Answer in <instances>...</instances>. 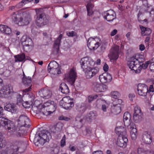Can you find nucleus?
I'll return each mask as SVG.
<instances>
[{
  "label": "nucleus",
  "instance_id": "cd10ccee",
  "mask_svg": "<svg viewBox=\"0 0 154 154\" xmlns=\"http://www.w3.org/2000/svg\"><path fill=\"white\" fill-rule=\"evenodd\" d=\"M128 128H130V134L132 139L135 140L137 138V131L135 125L132 123V125Z\"/></svg>",
  "mask_w": 154,
  "mask_h": 154
},
{
  "label": "nucleus",
  "instance_id": "4d7b16f0",
  "mask_svg": "<svg viewBox=\"0 0 154 154\" xmlns=\"http://www.w3.org/2000/svg\"><path fill=\"white\" fill-rule=\"evenodd\" d=\"M149 68L150 70L153 72H154V63H151Z\"/></svg>",
  "mask_w": 154,
  "mask_h": 154
},
{
  "label": "nucleus",
  "instance_id": "1a4fd4ad",
  "mask_svg": "<svg viewBox=\"0 0 154 154\" xmlns=\"http://www.w3.org/2000/svg\"><path fill=\"white\" fill-rule=\"evenodd\" d=\"M99 69L97 67H91V66L86 69L83 72L85 76L86 79H90L98 73Z\"/></svg>",
  "mask_w": 154,
  "mask_h": 154
},
{
  "label": "nucleus",
  "instance_id": "39448f33",
  "mask_svg": "<svg viewBox=\"0 0 154 154\" xmlns=\"http://www.w3.org/2000/svg\"><path fill=\"white\" fill-rule=\"evenodd\" d=\"M21 41L23 45L24 51L28 52L33 46L32 39L28 36L23 35L21 39Z\"/></svg>",
  "mask_w": 154,
  "mask_h": 154
},
{
  "label": "nucleus",
  "instance_id": "052dcab7",
  "mask_svg": "<svg viewBox=\"0 0 154 154\" xmlns=\"http://www.w3.org/2000/svg\"><path fill=\"white\" fill-rule=\"evenodd\" d=\"M103 69L105 72H107L109 69V66L106 64H105L103 66Z\"/></svg>",
  "mask_w": 154,
  "mask_h": 154
},
{
  "label": "nucleus",
  "instance_id": "423d86ee",
  "mask_svg": "<svg viewBox=\"0 0 154 154\" xmlns=\"http://www.w3.org/2000/svg\"><path fill=\"white\" fill-rule=\"evenodd\" d=\"M80 62L83 71L91 66H94L95 64V62L93 59L88 57H85L82 58Z\"/></svg>",
  "mask_w": 154,
  "mask_h": 154
},
{
  "label": "nucleus",
  "instance_id": "6ab92c4d",
  "mask_svg": "<svg viewBox=\"0 0 154 154\" xmlns=\"http://www.w3.org/2000/svg\"><path fill=\"white\" fill-rule=\"evenodd\" d=\"M99 79L101 83H105L111 82L112 78L110 74L104 72L99 75Z\"/></svg>",
  "mask_w": 154,
  "mask_h": 154
},
{
  "label": "nucleus",
  "instance_id": "79ce46f5",
  "mask_svg": "<svg viewBox=\"0 0 154 154\" xmlns=\"http://www.w3.org/2000/svg\"><path fill=\"white\" fill-rule=\"evenodd\" d=\"M63 124L61 122H59L57 123L54 127L55 133H58L61 131Z\"/></svg>",
  "mask_w": 154,
  "mask_h": 154
},
{
  "label": "nucleus",
  "instance_id": "338daca9",
  "mask_svg": "<svg viewBox=\"0 0 154 154\" xmlns=\"http://www.w3.org/2000/svg\"><path fill=\"white\" fill-rule=\"evenodd\" d=\"M130 35L131 32H128L126 35V36L128 40H130Z\"/></svg>",
  "mask_w": 154,
  "mask_h": 154
},
{
  "label": "nucleus",
  "instance_id": "ddd939ff",
  "mask_svg": "<svg viewBox=\"0 0 154 154\" xmlns=\"http://www.w3.org/2000/svg\"><path fill=\"white\" fill-rule=\"evenodd\" d=\"M13 92L12 88L6 85L3 86L0 91V96L2 97L7 98L10 97Z\"/></svg>",
  "mask_w": 154,
  "mask_h": 154
},
{
  "label": "nucleus",
  "instance_id": "412c9836",
  "mask_svg": "<svg viewBox=\"0 0 154 154\" xmlns=\"http://www.w3.org/2000/svg\"><path fill=\"white\" fill-rule=\"evenodd\" d=\"M38 93L41 97L45 99L49 98L52 94L51 92L46 88L41 89Z\"/></svg>",
  "mask_w": 154,
  "mask_h": 154
},
{
  "label": "nucleus",
  "instance_id": "c9c22d12",
  "mask_svg": "<svg viewBox=\"0 0 154 154\" xmlns=\"http://www.w3.org/2000/svg\"><path fill=\"white\" fill-rule=\"evenodd\" d=\"M48 71L50 73L54 75L60 74H61V72L60 66L58 67L50 69H49V71Z\"/></svg>",
  "mask_w": 154,
  "mask_h": 154
},
{
  "label": "nucleus",
  "instance_id": "e433bc0d",
  "mask_svg": "<svg viewBox=\"0 0 154 154\" xmlns=\"http://www.w3.org/2000/svg\"><path fill=\"white\" fill-rule=\"evenodd\" d=\"M14 57L16 62L22 61L25 60L26 58L25 55L24 53L15 55Z\"/></svg>",
  "mask_w": 154,
  "mask_h": 154
},
{
  "label": "nucleus",
  "instance_id": "a878e982",
  "mask_svg": "<svg viewBox=\"0 0 154 154\" xmlns=\"http://www.w3.org/2000/svg\"><path fill=\"white\" fill-rule=\"evenodd\" d=\"M97 114L95 112L91 111L86 116L85 119L89 123H91L95 120L97 117Z\"/></svg>",
  "mask_w": 154,
  "mask_h": 154
},
{
  "label": "nucleus",
  "instance_id": "7c9ffc66",
  "mask_svg": "<svg viewBox=\"0 0 154 154\" xmlns=\"http://www.w3.org/2000/svg\"><path fill=\"white\" fill-rule=\"evenodd\" d=\"M51 102H54V101L49 100L44 103L43 105H39V107L40 109L41 112L43 114L44 111H45L46 110H48L49 106L51 105Z\"/></svg>",
  "mask_w": 154,
  "mask_h": 154
},
{
  "label": "nucleus",
  "instance_id": "bb28decb",
  "mask_svg": "<svg viewBox=\"0 0 154 154\" xmlns=\"http://www.w3.org/2000/svg\"><path fill=\"white\" fill-rule=\"evenodd\" d=\"M121 111V107L120 103L116 104H113L112 106L111 112L112 113L117 115L119 114Z\"/></svg>",
  "mask_w": 154,
  "mask_h": 154
},
{
  "label": "nucleus",
  "instance_id": "72a5a7b5",
  "mask_svg": "<svg viewBox=\"0 0 154 154\" xmlns=\"http://www.w3.org/2000/svg\"><path fill=\"white\" fill-rule=\"evenodd\" d=\"M5 109L6 110L13 113L16 112L17 111L16 107L11 104H7L5 106Z\"/></svg>",
  "mask_w": 154,
  "mask_h": 154
},
{
  "label": "nucleus",
  "instance_id": "2eb2a0df",
  "mask_svg": "<svg viewBox=\"0 0 154 154\" xmlns=\"http://www.w3.org/2000/svg\"><path fill=\"white\" fill-rule=\"evenodd\" d=\"M76 77V73L72 69L70 70L69 73L65 75V79L72 85L74 84Z\"/></svg>",
  "mask_w": 154,
  "mask_h": 154
},
{
  "label": "nucleus",
  "instance_id": "bf43d9fd",
  "mask_svg": "<svg viewBox=\"0 0 154 154\" xmlns=\"http://www.w3.org/2000/svg\"><path fill=\"white\" fill-rule=\"evenodd\" d=\"M154 91V88H153V85H150L147 92H153Z\"/></svg>",
  "mask_w": 154,
  "mask_h": 154
},
{
  "label": "nucleus",
  "instance_id": "3c124183",
  "mask_svg": "<svg viewBox=\"0 0 154 154\" xmlns=\"http://www.w3.org/2000/svg\"><path fill=\"white\" fill-rule=\"evenodd\" d=\"M66 35L69 37H74L75 36L77 35V33L75 31H72L67 32Z\"/></svg>",
  "mask_w": 154,
  "mask_h": 154
},
{
  "label": "nucleus",
  "instance_id": "4468645a",
  "mask_svg": "<svg viewBox=\"0 0 154 154\" xmlns=\"http://www.w3.org/2000/svg\"><path fill=\"white\" fill-rule=\"evenodd\" d=\"M8 131V135H11L14 134L16 131L18 129L20 130V128L17 126V127L13 123V122L11 121H8V123L7 125L5 127Z\"/></svg>",
  "mask_w": 154,
  "mask_h": 154
},
{
  "label": "nucleus",
  "instance_id": "c756f323",
  "mask_svg": "<svg viewBox=\"0 0 154 154\" xmlns=\"http://www.w3.org/2000/svg\"><path fill=\"white\" fill-rule=\"evenodd\" d=\"M139 27L141 31L142 35H148L151 33V30L149 28L144 27L141 25H139Z\"/></svg>",
  "mask_w": 154,
  "mask_h": 154
},
{
  "label": "nucleus",
  "instance_id": "de8ad7c7",
  "mask_svg": "<svg viewBox=\"0 0 154 154\" xmlns=\"http://www.w3.org/2000/svg\"><path fill=\"white\" fill-rule=\"evenodd\" d=\"M98 97L97 94L89 95L88 97V99L89 102L90 103L94 100L97 99Z\"/></svg>",
  "mask_w": 154,
  "mask_h": 154
},
{
  "label": "nucleus",
  "instance_id": "09e8293b",
  "mask_svg": "<svg viewBox=\"0 0 154 154\" xmlns=\"http://www.w3.org/2000/svg\"><path fill=\"white\" fill-rule=\"evenodd\" d=\"M134 114H143L140 107L139 106H136L135 107Z\"/></svg>",
  "mask_w": 154,
  "mask_h": 154
},
{
  "label": "nucleus",
  "instance_id": "774afa93",
  "mask_svg": "<svg viewBox=\"0 0 154 154\" xmlns=\"http://www.w3.org/2000/svg\"><path fill=\"white\" fill-rule=\"evenodd\" d=\"M102 109L104 112L106 111V107L105 105H103L102 106Z\"/></svg>",
  "mask_w": 154,
  "mask_h": 154
},
{
  "label": "nucleus",
  "instance_id": "c03bdc74",
  "mask_svg": "<svg viewBox=\"0 0 154 154\" xmlns=\"http://www.w3.org/2000/svg\"><path fill=\"white\" fill-rule=\"evenodd\" d=\"M142 115L141 114H134L133 119L134 122L137 123L142 118Z\"/></svg>",
  "mask_w": 154,
  "mask_h": 154
},
{
  "label": "nucleus",
  "instance_id": "13d9d810",
  "mask_svg": "<svg viewBox=\"0 0 154 154\" xmlns=\"http://www.w3.org/2000/svg\"><path fill=\"white\" fill-rule=\"evenodd\" d=\"M94 7L93 5L91 3H88L86 6L87 9L89 8V9H92Z\"/></svg>",
  "mask_w": 154,
  "mask_h": 154
},
{
  "label": "nucleus",
  "instance_id": "f8f14e48",
  "mask_svg": "<svg viewBox=\"0 0 154 154\" xmlns=\"http://www.w3.org/2000/svg\"><path fill=\"white\" fill-rule=\"evenodd\" d=\"M123 136L121 135L118 136L116 142V145L120 147H125L127 145L128 140L127 137V135L125 134V132L124 133Z\"/></svg>",
  "mask_w": 154,
  "mask_h": 154
},
{
  "label": "nucleus",
  "instance_id": "9d476101",
  "mask_svg": "<svg viewBox=\"0 0 154 154\" xmlns=\"http://www.w3.org/2000/svg\"><path fill=\"white\" fill-rule=\"evenodd\" d=\"M18 127L22 128L23 127H29L30 126V121L26 116L21 115L19 117L17 120Z\"/></svg>",
  "mask_w": 154,
  "mask_h": 154
},
{
  "label": "nucleus",
  "instance_id": "5701e85b",
  "mask_svg": "<svg viewBox=\"0 0 154 154\" xmlns=\"http://www.w3.org/2000/svg\"><path fill=\"white\" fill-rule=\"evenodd\" d=\"M57 107V104L56 103L54 102H51V105L49 106L48 110H46L44 111L43 114L46 116L51 114L53 113L56 110Z\"/></svg>",
  "mask_w": 154,
  "mask_h": 154
},
{
  "label": "nucleus",
  "instance_id": "49530a36",
  "mask_svg": "<svg viewBox=\"0 0 154 154\" xmlns=\"http://www.w3.org/2000/svg\"><path fill=\"white\" fill-rule=\"evenodd\" d=\"M137 152L138 154H148L149 153V151L140 148L137 149Z\"/></svg>",
  "mask_w": 154,
  "mask_h": 154
},
{
  "label": "nucleus",
  "instance_id": "5fc2aeb1",
  "mask_svg": "<svg viewBox=\"0 0 154 154\" xmlns=\"http://www.w3.org/2000/svg\"><path fill=\"white\" fill-rule=\"evenodd\" d=\"M28 3V2L27 0H22L19 3V4L23 6Z\"/></svg>",
  "mask_w": 154,
  "mask_h": 154
},
{
  "label": "nucleus",
  "instance_id": "393cba45",
  "mask_svg": "<svg viewBox=\"0 0 154 154\" xmlns=\"http://www.w3.org/2000/svg\"><path fill=\"white\" fill-rule=\"evenodd\" d=\"M142 140L143 142L147 144L150 143L152 139L150 134L147 131L143 132L142 136Z\"/></svg>",
  "mask_w": 154,
  "mask_h": 154
},
{
  "label": "nucleus",
  "instance_id": "69168bd1",
  "mask_svg": "<svg viewBox=\"0 0 154 154\" xmlns=\"http://www.w3.org/2000/svg\"><path fill=\"white\" fill-rule=\"evenodd\" d=\"M117 32V30L115 29L111 32L110 35L111 36H113L116 34Z\"/></svg>",
  "mask_w": 154,
  "mask_h": 154
},
{
  "label": "nucleus",
  "instance_id": "7ed1b4c3",
  "mask_svg": "<svg viewBox=\"0 0 154 154\" xmlns=\"http://www.w3.org/2000/svg\"><path fill=\"white\" fill-rule=\"evenodd\" d=\"M25 147L24 142L21 140L14 141L13 144L7 147L5 150L0 151V154H17L25 151Z\"/></svg>",
  "mask_w": 154,
  "mask_h": 154
},
{
  "label": "nucleus",
  "instance_id": "0e129e2a",
  "mask_svg": "<svg viewBox=\"0 0 154 154\" xmlns=\"http://www.w3.org/2000/svg\"><path fill=\"white\" fill-rule=\"evenodd\" d=\"M92 154H103V152L101 150H97L93 152Z\"/></svg>",
  "mask_w": 154,
  "mask_h": 154
},
{
  "label": "nucleus",
  "instance_id": "a19ab883",
  "mask_svg": "<svg viewBox=\"0 0 154 154\" xmlns=\"http://www.w3.org/2000/svg\"><path fill=\"white\" fill-rule=\"evenodd\" d=\"M6 144V142L2 135L0 133V149L4 147Z\"/></svg>",
  "mask_w": 154,
  "mask_h": 154
},
{
  "label": "nucleus",
  "instance_id": "e2e57ef3",
  "mask_svg": "<svg viewBox=\"0 0 154 154\" xmlns=\"http://www.w3.org/2000/svg\"><path fill=\"white\" fill-rule=\"evenodd\" d=\"M145 49V47L144 45L143 44H141L139 45V49L141 51H143Z\"/></svg>",
  "mask_w": 154,
  "mask_h": 154
},
{
  "label": "nucleus",
  "instance_id": "473e14b6",
  "mask_svg": "<svg viewBox=\"0 0 154 154\" xmlns=\"http://www.w3.org/2000/svg\"><path fill=\"white\" fill-rule=\"evenodd\" d=\"M124 132H125V134L127 135L125 128L122 126H120L116 127L115 129V132L116 134H118L119 136L121 135L123 136Z\"/></svg>",
  "mask_w": 154,
  "mask_h": 154
},
{
  "label": "nucleus",
  "instance_id": "a18cd8bd",
  "mask_svg": "<svg viewBox=\"0 0 154 154\" xmlns=\"http://www.w3.org/2000/svg\"><path fill=\"white\" fill-rule=\"evenodd\" d=\"M20 128V130L17 129L15 132L16 133V135L17 137H22L23 136V134L24 131L22 129V128L19 127Z\"/></svg>",
  "mask_w": 154,
  "mask_h": 154
},
{
  "label": "nucleus",
  "instance_id": "20e7f679",
  "mask_svg": "<svg viewBox=\"0 0 154 154\" xmlns=\"http://www.w3.org/2000/svg\"><path fill=\"white\" fill-rule=\"evenodd\" d=\"M36 18V22L37 25L39 27L42 26L47 24L49 22L48 16L44 13L41 8L35 9Z\"/></svg>",
  "mask_w": 154,
  "mask_h": 154
},
{
  "label": "nucleus",
  "instance_id": "864d4df0",
  "mask_svg": "<svg viewBox=\"0 0 154 154\" xmlns=\"http://www.w3.org/2000/svg\"><path fill=\"white\" fill-rule=\"evenodd\" d=\"M31 86H30L28 88H26L24 90L23 94H28V92L31 90Z\"/></svg>",
  "mask_w": 154,
  "mask_h": 154
},
{
  "label": "nucleus",
  "instance_id": "9b49d317",
  "mask_svg": "<svg viewBox=\"0 0 154 154\" xmlns=\"http://www.w3.org/2000/svg\"><path fill=\"white\" fill-rule=\"evenodd\" d=\"M119 46L115 45L113 47L110 51V54H109L110 60H116L119 57Z\"/></svg>",
  "mask_w": 154,
  "mask_h": 154
},
{
  "label": "nucleus",
  "instance_id": "4c0bfd02",
  "mask_svg": "<svg viewBox=\"0 0 154 154\" xmlns=\"http://www.w3.org/2000/svg\"><path fill=\"white\" fill-rule=\"evenodd\" d=\"M23 100L22 96L20 94H18L17 96V104L19 106L22 105L24 107H26V105L23 103Z\"/></svg>",
  "mask_w": 154,
  "mask_h": 154
},
{
  "label": "nucleus",
  "instance_id": "f257e3e1",
  "mask_svg": "<svg viewBox=\"0 0 154 154\" xmlns=\"http://www.w3.org/2000/svg\"><path fill=\"white\" fill-rule=\"evenodd\" d=\"M11 18L15 24L20 26L27 25L31 20L28 13L20 11L13 12Z\"/></svg>",
  "mask_w": 154,
  "mask_h": 154
},
{
  "label": "nucleus",
  "instance_id": "a211bd4d",
  "mask_svg": "<svg viewBox=\"0 0 154 154\" xmlns=\"http://www.w3.org/2000/svg\"><path fill=\"white\" fill-rule=\"evenodd\" d=\"M137 90L138 94L139 95L145 97L147 95L148 88L144 84H139L137 86Z\"/></svg>",
  "mask_w": 154,
  "mask_h": 154
},
{
  "label": "nucleus",
  "instance_id": "58836bf2",
  "mask_svg": "<svg viewBox=\"0 0 154 154\" xmlns=\"http://www.w3.org/2000/svg\"><path fill=\"white\" fill-rule=\"evenodd\" d=\"M58 64L55 61L53 60L51 61L48 64V70L52 68H54L56 67H59Z\"/></svg>",
  "mask_w": 154,
  "mask_h": 154
},
{
  "label": "nucleus",
  "instance_id": "f3484780",
  "mask_svg": "<svg viewBox=\"0 0 154 154\" xmlns=\"http://www.w3.org/2000/svg\"><path fill=\"white\" fill-rule=\"evenodd\" d=\"M104 18L108 21H111L116 18V14L115 12L112 10H108L104 12L103 14Z\"/></svg>",
  "mask_w": 154,
  "mask_h": 154
},
{
  "label": "nucleus",
  "instance_id": "2f4dec72",
  "mask_svg": "<svg viewBox=\"0 0 154 154\" xmlns=\"http://www.w3.org/2000/svg\"><path fill=\"white\" fill-rule=\"evenodd\" d=\"M59 90L61 91L62 93L64 94H67L69 91V89L65 83H62L60 85Z\"/></svg>",
  "mask_w": 154,
  "mask_h": 154
},
{
  "label": "nucleus",
  "instance_id": "6e6552de",
  "mask_svg": "<svg viewBox=\"0 0 154 154\" xmlns=\"http://www.w3.org/2000/svg\"><path fill=\"white\" fill-rule=\"evenodd\" d=\"M60 105L66 109H70L73 106L74 103L69 97H65L60 101Z\"/></svg>",
  "mask_w": 154,
  "mask_h": 154
},
{
  "label": "nucleus",
  "instance_id": "c85d7f7f",
  "mask_svg": "<svg viewBox=\"0 0 154 154\" xmlns=\"http://www.w3.org/2000/svg\"><path fill=\"white\" fill-rule=\"evenodd\" d=\"M0 31L2 33L7 35H10L12 32L11 29L9 27L4 25H0Z\"/></svg>",
  "mask_w": 154,
  "mask_h": 154
},
{
  "label": "nucleus",
  "instance_id": "6e6d98bb",
  "mask_svg": "<svg viewBox=\"0 0 154 154\" xmlns=\"http://www.w3.org/2000/svg\"><path fill=\"white\" fill-rule=\"evenodd\" d=\"M87 11L88 12V16H91L93 13V11H92V9H89L88 8L87 9Z\"/></svg>",
  "mask_w": 154,
  "mask_h": 154
},
{
  "label": "nucleus",
  "instance_id": "f704fd0d",
  "mask_svg": "<svg viewBox=\"0 0 154 154\" xmlns=\"http://www.w3.org/2000/svg\"><path fill=\"white\" fill-rule=\"evenodd\" d=\"M23 83L25 86H32L31 83L32 82V79L30 77H28L27 78L25 77V75H23V77L22 79Z\"/></svg>",
  "mask_w": 154,
  "mask_h": 154
},
{
  "label": "nucleus",
  "instance_id": "b1692460",
  "mask_svg": "<svg viewBox=\"0 0 154 154\" xmlns=\"http://www.w3.org/2000/svg\"><path fill=\"white\" fill-rule=\"evenodd\" d=\"M131 120L130 114L128 112H125L123 115V122L125 126L129 127L132 125Z\"/></svg>",
  "mask_w": 154,
  "mask_h": 154
},
{
  "label": "nucleus",
  "instance_id": "4be33fe9",
  "mask_svg": "<svg viewBox=\"0 0 154 154\" xmlns=\"http://www.w3.org/2000/svg\"><path fill=\"white\" fill-rule=\"evenodd\" d=\"M94 90L96 92L105 91L107 88V86L105 85H102L97 82L94 83Z\"/></svg>",
  "mask_w": 154,
  "mask_h": 154
},
{
  "label": "nucleus",
  "instance_id": "0eeeda50",
  "mask_svg": "<svg viewBox=\"0 0 154 154\" xmlns=\"http://www.w3.org/2000/svg\"><path fill=\"white\" fill-rule=\"evenodd\" d=\"M101 40L97 37L90 38L87 41V45L91 50L97 49L100 45Z\"/></svg>",
  "mask_w": 154,
  "mask_h": 154
},
{
  "label": "nucleus",
  "instance_id": "37998d69",
  "mask_svg": "<svg viewBox=\"0 0 154 154\" xmlns=\"http://www.w3.org/2000/svg\"><path fill=\"white\" fill-rule=\"evenodd\" d=\"M76 109L78 112H80L81 113H83L85 110L86 109L85 107L84 106V104H79L77 105L76 107Z\"/></svg>",
  "mask_w": 154,
  "mask_h": 154
},
{
  "label": "nucleus",
  "instance_id": "603ef678",
  "mask_svg": "<svg viewBox=\"0 0 154 154\" xmlns=\"http://www.w3.org/2000/svg\"><path fill=\"white\" fill-rule=\"evenodd\" d=\"M58 119L59 120H64L66 121H68L70 120V119L67 117L64 116H59L58 118Z\"/></svg>",
  "mask_w": 154,
  "mask_h": 154
},
{
  "label": "nucleus",
  "instance_id": "8fccbe9b",
  "mask_svg": "<svg viewBox=\"0 0 154 154\" xmlns=\"http://www.w3.org/2000/svg\"><path fill=\"white\" fill-rule=\"evenodd\" d=\"M119 94L117 91L112 92L111 93V95L113 98L117 99L119 96Z\"/></svg>",
  "mask_w": 154,
  "mask_h": 154
},
{
  "label": "nucleus",
  "instance_id": "f03ea898",
  "mask_svg": "<svg viewBox=\"0 0 154 154\" xmlns=\"http://www.w3.org/2000/svg\"><path fill=\"white\" fill-rule=\"evenodd\" d=\"M145 61V59L144 58H136L131 57L130 62L128 63V66L131 70H134L136 73H138L140 72L141 69H146L150 63V62L149 61L143 63Z\"/></svg>",
  "mask_w": 154,
  "mask_h": 154
},
{
  "label": "nucleus",
  "instance_id": "aec40b11",
  "mask_svg": "<svg viewBox=\"0 0 154 154\" xmlns=\"http://www.w3.org/2000/svg\"><path fill=\"white\" fill-rule=\"evenodd\" d=\"M62 37V35L60 34L54 42L53 52L54 54H57L59 52L60 46Z\"/></svg>",
  "mask_w": 154,
  "mask_h": 154
},
{
  "label": "nucleus",
  "instance_id": "ea45409f",
  "mask_svg": "<svg viewBox=\"0 0 154 154\" xmlns=\"http://www.w3.org/2000/svg\"><path fill=\"white\" fill-rule=\"evenodd\" d=\"M9 121H11L3 117H0V125L5 126V128L6 126L8 124Z\"/></svg>",
  "mask_w": 154,
  "mask_h": 154
},
{
  "label": "nucleus",
  "instance_id": "680f3d73",
  "mask_svg": "<svg viewBox=\"0 0 154 154\" xmlns=\"http://www.w3.org/2000/svg\"><path fill=\"white\" fill-rule=\"evenodd\" d=\"M66 145V140H61L60 141V146L61 147H64Z\"/></svg>",
  "mask_w": 154,
  "mask_h": 154
},
{
  "label": "nucleus",
  "instance_id": "dca6fc26",
  "mask_svg": "<svg viewBox=\"0 0 154 154\" xmlns=\"http://www.w3.org/2000/svg\"><path fill=\"white\" fill-rule=\"evenodd\" d=\"M39 136L40 137L39 141L41 142L42 144H44L46 142L48 141L51 137L50 133L47 131H41Z\"/></svg>",
  "mask_w": 154,
  "mask_h": 154
}]
</instances>
